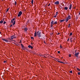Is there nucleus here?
<instances>
[{
    "mask_svg": "<svg viewBox=\"0 0 80 80\" xmlns=\"http://www.w3.org/2000/svg\"><path fill=\"white\" fill-rule=\"evenodd\" d=\"M54 24H57V22L55 21L54 22Z\"/></svg>",
    "mask_w": 80,
    "mask_h": 80,
    "instance_id": "obj_21",
    "label": "nucleus"
},
{
    "mask_svg": "<svg viewBox=\"0 0 80 80\" xmlns=\"http://www.w3.org/2000/svg\"><path fill=\"white\" fill-rule=\"evenodd\" d=\"M1 34V32H0V34Z\"/></svg>",
    "mask_w": 80,
    "mask_h": 80,
    "instance_id": "obj_42",
    "label": "nucleus"
},
{
    "mask_svg": "<svg viewBox=\"0 0 80 80\" xmlns=\"http://www.w3.org/2000/svg\"><path fill=\"white\" fill-rule=\"evenodd\" d=\"M60 33H58V35H60Z\"/></svg>",
    "mask_w": 80,
    "mask_h": 80,
    "instance_id": "obj_39",
    "label": "nucleus"
},
{
    "mask_svg": "<svg viewBox=\"0 0 80 80\" xmlns=\"http://www.w3.org/2000/svg\"><path fill=\"white\" fill-rule=\"evenodd\" d=\"M72 4H70L69 7V10H71V9H72Z\"/></svg>",
    "mask_w": 80,
    "mask_h": 80,
    "instance_id": "obj_10",
    "label": "nucleus"
},
{
    "mask_svg": "<svg viewBox=\"0 0 80 80\" xmlns=\"http://www.w3.org/2000/svg\"><path fill=\"white\" fill-rule=\"evenodd\" d=\"M70 19H71V16H70V15H69L67 18L65 20V22H68V21Z\"/></svg>",
    "mask_w": 80,
    "mask_h": 80,
    "instance_id": "obj_1",
    "label": "nucleus"
},
{
    "mask_svg": "<svg viewBox=\"0 0 80 80\" xmlns=\"http://www.w3.org/2000/svg\"><path fill=\"white\" fill-rule=\"evenodd\" d=\"M2 23H3V21L2 20L1 21H0V24Z\"/></svg>",
    "mask_w": 80,
    "mask_h": 80,
    "instance_id": "obj_19",
    "label": "nucleus"
},
{
    "mask_svg": "<svg viewBox=\"0 0 80 80\" xmlns=\"http://www.w3.org/2000/svg\"><path fill=\"white\" fill-rule=\"evenodd\" d=\"M69 57H71V54H69Z\"/></svg>",
    "mask_w": 80,
    "mask_h": 80,
    "instance_id": "obj_31",
    "label": "nucleus"
},
{
    "mask_svg": "<svg viewBox=\"0 0 80 80\" xmlns=\"http://www.w3.org/2000/svg\"><path fill=\"white\" fill-rule=\"evenodd\" d=\"M5 23H6V22L4 21L3 23V24H5Z\"/></svg>",
    "mask_w": 80,
    "mask_h": 80,
    "instance_id": "obj_28",
    "label": "nucleus"
},
{
    "mask_svg": "<svg viewBox=\"0 0 80 80\" xmlns=\"http://www.w3.org/2000/svg\"><path fill=\"white\" fill-rule=\"evenodd\" d=\"M69 41V38H68V41Z\"/></svg>",
    "mask_w": 80,
    "mask_h": 80,
    "instance_id": "obj_40",
    "label": "nucleus"
},
{
    "mask_svg": "<svg viewBox=\"0 0 80 80\" xmlns=\"http://www.w3.org/2000/svg\"><path fill=\"white\" fill-rule=\"evenodd\" d=\"M3 0H2V1H3Z\"/></svg>",
    "mask_w": 80,
    "mask_h": 80,
    "instance_id": "obj_44",
    "label": "nucleus"
},
{
    "mask_svg": "<svg viewBox=\"0 0 80 80\" xmlns=\"http://www.w3.org/2000/svg\"><path fill=\"white\" fill-rule=\"evenodd\" d=\"M44 43H45V42H44Z\"/></svg>",
    "mask_w": 80,
    "mask_h": 80,
    "instance_id": "obj_43",
    "label": "nucleus"
},
{
    "mask_svg": "<svg viewBox=\"0 0 80 80\" xmlns=\"http://www.w3.org/2000/svg\"><path fill=\"white\" fill-rule=\"evenodd\" d=\"M8 10H9V8H8L7 9L6 12H8Z\"/></svg>",
    "mask_w": 80,
    "mask_h": 80,
    "instance_id": "obj_26",
    "label": "nucleus"
},
{
    "mask_svg": "<svg viewBox=\"0 0 80 80\" xmlns=\"http://www.w3.org/2000/svg\"><path fill=\"white\" fill-rule=\"evenodd\" d=\"M31 38L32 40H33L34 39V38H33V37H31Z\"/></svg>",
    "mask_w": 80,
    "mask_h": 80,
    "instance_id": "obj_23",
    "label": "nucleus"
},
{
    "mask_svg": "<svg viewBox=\"0 0 80 80\" xmlns=\"http://www.w3.org/2000/svg\"><path fill=\"white\" fill-rule=\"evenodd\" d=\"M79 15H80V11L79 12Z\"/></svg>",
    "mask_w": 80,
    "mask_h": 80,
    "instance_id": "obj_41",
    "label": "nucleus"
},
{
    "mask_svg": "<svg viewBox=\"0 0 80 80\" xmlns=\"http://www.w3.org/2000/svg\"><path fill=\"white\" fill-rule=\"evenodd\" d=\"M58 53H60V51H58Z\"/></svg>",
    "mask_w": 80,
    "mask_h": 80,
    "instance_id": "obj_35",
    "label": "nucleus"
},
{
    "mask_svg": "<svg viewBox=\"0 0 80 80\" xmlns=\"http://www.w3.org/2000/svg\"><path fill=\"white\" fill-rule=\"evenodd\" d=\"M37 31H35L34 33V37H37Z\"/></svg>",
    "mask_w": 80,
    "mask_h": 80,
    "instance_id": "obj_12",
    "label": "nucleus"
},
{
    "mask_svg": "<svg viewBox=\"0 0 80 80\" xmlns=\"http://www.w3.org/2000/svg\"><path fill=\"white\" fill-rule=\"evenodd\" d=\"M69 72L71 73H72V71H70Z\"/></svg>",
    "mask_w": 80,
    "mask_h": 80,
    "instance_id": "obj_29",
    "label": "nucleus"
},
{
    "mask_svg": "<svg viewBox=\"0 0 80 80\" xmlns=\"http://www.w3.org/2000/svg\"><path fill=\"white\" fill-rule=\"evenodd\" d=\"M70 24H69L68 25V28H70Z\"/></svg>",
    "mask_w": 80,
    "mask_h": 80,
    "instance_id": "obj_24",
    "label": "nucleus"
},
{
    "mask_svg": "<svg viewBox=\"0 0 80 80\" xmlns=\"http://www.w3.org/2000/svg\"><path fill=\"white\" fill-rule=\"evenodd\" d=\"M15 18H13L11 20V23H13V25H14L15 24Z\"/></svg>",
    "mask_w": 80,
    "mask_h": 80,
    "instance_id": "obj_2",
    "label": "nucleus"
},
{
    "mask_svg": "<svg viewBox=\"0 0 80 80\" xmlns=\"http://www.w3.org/2000/svg\"><path fill=\"white\" fill-rule=\"evenodd\" d=\"M15 5H17V3H16V1L15 2Z\"/></svg>",
    "mask_w": 80,
    "mask_h": 80,
    "instance_id": "obj_27",
    "label": "nucleus"
},
{
    "mask_svg": "<svg viewBox=\"0 0 80 80\" xmlns=\"http://www.w3.org/2000/svg\"><path fill=\"white\" fill-rule=\"evenodd\" d=\"M41 57H43V58H47L45 56L43 55H42L41 56Z\"/></svg>",
    "mask_w": 80,
    "mask_h": 80,
    "instance_id": "obj_17",
    "label": "nucleus"
},
{
    "mask_svg": "<svg viewBox=\"0 0 80 80\" xmlns=\"http://www.w3.org/2000/svg\"><path fill=\"white\" fill-rule=\"evenodd\" d=\"M3 62L4 63H6V61H4Z\"/></svg>",
    "mask_w": 80,
    "mask_h": 80,
    "instance_id": "obj_37",
    "label": "nucleus"
},
{
    "mask_svg": "<svg viewBox=\"0 0 80 80\" xmlns=\"http://www.w3.org/2000/svg\"><path fill=\"white\" fill-rule=\"evenodd\" d=\"M20 43H22V40H21L20 42H19Z\"/></svg>",
    "mask_w": 80,
    "mask_h": 80,
    "instance_id": "obj_32",
    "label": "nucleus"
},
{
    "mask_svg": "<svg viewBox=\"0 0 80 80\" xmlns=\"http://www.w3.org/2000/svg\"><path fill=\"white\" fill-rule=\"evenodd\" d=\"M50 4H49L48 5V6H50Z\"/></svg>",
    "mask_w": 80,
    "mask_h": 80,
    "instance_id": "obj_38",
    "label": "nucleus"
},
{
    "mask_svg": "<svg viewBox=\"0 0 80 80\" xmlns=\"http://www.w3.org/2000/svg\"><path fill=\"white\" fill-rule=\"evenodd\" d=\"M64 10H68V7H64Z\"/></svg>",
    "mask_w": 80,
    "mask_h": 80,
    "instance_id": "obj_16",
    "label": "nucleus"
},
{
    "mask_svg": "<svg viewBox=\"0 0 80 80\" xmlns=\"http://www.w3.org/2000/svg\"><path fill=\"white\" fill-rule=\"evenodd\" d=\"M37 35L38 37H41V32L40 31H38L37 32Z\"/></svg>",
    "mask_w": 80,
    "mask_h": 80,
    "instance_id": "obj_3",
    "label": "nucleus"
},
{
    "mask_svg": "<svg viewBox=\"0 0 80 80\" xmlns=\"http://www.w3.org/2000/svg\"><path fill=\"white\" fill-rule=\"evenodd\" d=\"M72 35V32H70L69 36H71Z\"/></svg>",
    "mask_w": 80,
    "mask_h": 80,
    "instance_id": "obj_20",
    "label": "nucleus"
},
{
    "mask_svg": "<svg viewBox=\"0 0 80 80\" xmlns=\"http://www.w3.org/2000/svg\"><path fill=\"white\" fill-rule=\"evenodd\" d=\"M13 25H12V24H11L10 26V27H12Z\"/></svg>",
    "mask_w": 80,
    "mask_h": 80,
    "instance_id": "obj_36",
    "label": "nucleus"
},
{
    "mask_svg": "<svg viewBox=\"0 0 80 80\" xmlns=\"http://www.w3.org/2000/svg\"><path fill=\"white\" fill-rule=\"evenodd\" d=\"M77 70H78V71H80V69L79 68H77Z\"/></svg>",
    "mask_w": 80,
    "mask_h": 80,
    "instance_id": "obj_25",
    "label": "nucleus"
},
{
    "mask_svg": "<svg viewBox=\"0 0 80 80\" xmlns=\"http://www.w3.org/2000/svg\"><path fill=\"white\" fill-rule=\"evenodd\" d=\"M16 38V37H15V35H13L11 37V39L12 40H13V38Z\"/></svg>",
    "mask_w": 80,
    "mask_h": 80,
    "instance_id": "obj_6",
    "label": "nucleus"
},
{
    "mask_svg": "<svg viewBox=\"0 0 80 80\" xmlns=\"http://www.w3.org/2000/svg\"><path fill=\"white\" fill-rule=\"evenodd\" d=\"M21 45L22 47H23V44H21Z\"/></svg>",
    "mask_w": 80,
    "mask_h": 80,
    "instance_id": "obj_33",
    "label": "nucleus"
},
{
    "mask_svg": "<svg viewBox=\"0 0 80 80\" xmlns=\"http://www.w3.org/2000/svg\"><path fill=\"white\" fill-rule=\"evenodd\" d=\"M56 15H55L54 16V17L55 18H56V17H57V15H58V12H56Z\"/></svg>",
    "mask_w": 80,
    "mask_h": 80,
    "instance_id": "obj_11",
    "label": "nucleus"
},
{
    "mask_svg": "<svg viewBox=\"0 0 80 80\" xmlns=\"http://www.w3.org/2000/svg\"><path fill=\"white\" fill-rule=\"evenodd\" d=\"M2 40L4 42H8V40L5 39H2Z\"/></svg>",
    "mask_w": 80,
    "mask_h": 80,
    "instance_id": "obj_9",
    "label": "nucleus"
},
{
    "mask_svg": "<svg viewBox=\"0 0 80 80\" xmlns=\"http://www.w3.org/2000/svg\"><path fill=\"white\" fill-rule=\"evenodd\" d=\"M31 3H32V5H33V0H32Z\"/></svg>",
    "mask_w": 80,
    "mask_h": 80,
    "instance_id": "obj_22",
    "label": "nucleus"
},
{
    "mask_svg": "<svg viewBox=\"0 0 80 80\" xmlns=\"http://www.w3.org/2000/svg\"><path fill=\"white\" fill-rule=\"evenodd\" d=\"M78 75H80V72H78Z\"/></svg>",
    "mask_w": 80,
    "mask_h": 80,
    "instance_id": "obj_30",
    "label": "nucleus"
},
{
    "mask_svg": "<svg viewBox=\"0 0 80 80\" xmlns=\"http://www.w3.org/2000/svg\"><path fill=\"white\" fill-rule=\"evenodd\" d=\"M60 48H62V46H60Z\"/></svg>",
    "mask_w": 80,
    "mask_h": 80,
    "instance_id": "obj_34",
    "label": "nucleus"
},
{
    "mask_svg": "<svg viewBox=\"0 0 80 80\" xmlns=\"http://www.w3.org/2000/svg\"><path fill=\"white\" fill-rule=\"evenodd\" d=\"M53 21H52L51 22V27H52V26H53V25H54V23H53Z\"/></svg>",
    "mask_w": 80,
    "mask_h": 80,
    "instance_id": "obj_4",
    "label": "nucleus"
},
{
    "mask_svg": "<svg viewBox=\"0 0 80 80\" xmlns=\"http://www.w3.org/2000/svg\"><path fill=\"white\" fill-rule=\"evenodd\" d=\"M27 30H28V28H25L24 29V31L25 32H27Z\"/></svg>",
    "mask_w": 80,
    "mask_h": 80,
    "instance_id": "obj_13",
    "label": "nucleus"
},
{
    "mask_svg": "<svg viewBox=\"0 0 80 80\" xmlns=\"http://www.w3.org/2000/svg\"><path fill=\"white\" fill-rule=\"evenodd\" d=\"M22 11L19 12L18 15V17H20V16L22 15Z\"/></svg>",
    "mask_w": 80,
    "mask_h": 80,
    "instance_id": "obj_5",
    "label": "nucleus"
},
{
    "mask_svg": "<svg viewBox=\"0 0 80 80\" xmlns=\"http://www.w3.org/2000/svg\"><path fill=\"white\" fill-rule=\"evenodd\" d=\"M54 4L55 5H58L59 4V2L58 1H56L54 2Z\"/></svg>",
    "mask_w": 80,
    "mask_h": 80,
    "instance_id": "obj_8",
    "label": "nucleus"
},
{
    "mask_svg": "<svg viewBox=\"0 0 80 80\" xmlns=\"http://www.w3.org/2000/svg\"><path fill=\"white\" fill-rule=\"evenodd\" d=\"M65 19L62 20H60V22H64L65 21Z\"/></svg>",
    "mask_w": 80,
    "mask_h": 80,
    "instance_id": "obj_15",
    "label": "nucleus"
},
{
    "mask_svg": "<svg viewBox=\"0 0 80 80\" xmlns=\"http://www.w3.org/2000/svg\"><path fill=\"white\" fill-rule=\"evenodd\" d=\"M75 56L77 57H78V55H79V52L76 53V51H75Z\"/></svg>",
    "mask_w": 80,
    "mask_h": 80,
    "instance_id": "obj_7",
    "label": "nucleus"
},
{
    "mask_svg": "<svg viewBox=\"0 0 80 80\" xmlns=\"http://www.w3.org/2000/svg\"><path fill=\"white\" fill-rule=\"evenodd\" d=\"M58 62H59L60 63H63V62H61V61H60L58 60Z\"/></svg>",
    "mask_w": 80,
    "mask_h": 80,
    "instance_id": "obj_18",
    "label": "nucleus"
},
{
    "mask_svg": "<svg viewBox=\"0 0 80 80\" xmlns=\"http://www.w3.org/2000/svg\"><path fill=\"white\" fill-rule=\"evenodd\" d=\"M28 47L29 48H31V49H32L33 48V47L32 46H31L30 45H29L28 46Z\"/></svg>",
    "mask_w": 80,
    "mask_h": 80,
    "instance_id": "obj_14",
    "label": "nucleus"
}]
</instances>
